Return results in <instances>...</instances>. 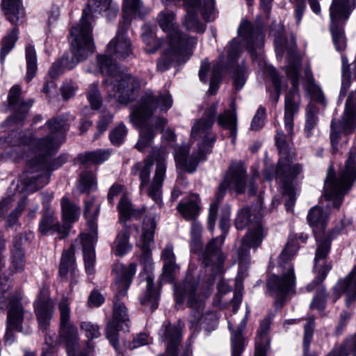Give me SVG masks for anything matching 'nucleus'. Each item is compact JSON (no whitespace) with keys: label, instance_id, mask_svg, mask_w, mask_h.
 Returning a JSON list of instances; mask_svg holds the SVG:
<instances>
[{"label":"nucleus","instance_id":"obj_1","mask_svg":"<svg viewBox=\"0 0 356 356\" xmlns=\"http://www.w3.org/2000/svg\"><path fill=\"white\" fill-rule=\"evenodd\" d=\"M44 128L47 129L44 137L20 136L13 143V146H17L16 152L21 151L20 146L23 145L35 154V157L26 165L24 177L17 184L15 195L34 193L44 187L49 181L51 172L67 161L65 156L51 159L65 140V134L69 129L66 120L61 118L49 120Z\"/></svg>","mask_w":356,"mask_h":356},{"label":"nucleus","instance_id":"obj_2","mask_svg":"<svg viewBox=\"0 0 356 356\" xmlns=\"http://www.w3.org/2000/svg\"><path fill=\"white\" fill-rule=\"evenodd\" d=\"M300 64L288 63L284 67L286 76L291 80L292 84L291 89L285 97L284 122L286 134L280 130L277 131L275 136L276 145L280 154L276 168L275 179L282 184L283 195L287 198L285 202L287 211H292L295 204V190L292 184L293 180L302 170L301 165L292 164L295 154L289 144L293 135L294 115L298 113L300 103L298 92Z\"/></svg>","mask_w":356,"mask_h":356},{"label":"nucleus","instance_id":"obj_3","mask_svg":"<svg viewBox=\"0 0 356 356\" xmlns=\"http://www.w3.org/2000/svg\"><path fill=\"white\" fill-rule=\"evenodd\" d=\"M172 105V99L170 93L165 92L158 95L146 93L140 99V102L131 113L132 123L138 127L139 139L136 148L143 152L149 147L157 132L162 131L166 124L163 118L154 116L157 109L167 111Z\"/></svg>","mask_w":356,"mask_h":356},{"label":"nucleus","instance_id":"obj_4","mask_svg":"<svg viewBox=\"0 0 356 356\" xmlns=\"http://www.w3.org/2000/svg\"><path fill=\"white\" fill-rule=\"evenodd\" d=\"M218 102L212 103L205 111L204 117L197 120L191 129V137L198 140V151L188 156L189 147L186 145L178 147L175 152L177 166L189 172H193L198 163L204 159L216 140V136L211 131Z\"/></svg>","mask_w":356,"mask_h":356},{"label":"nucleus","instance_id":"obj_5","mask_svg":"<svg viewBox=\"0 0 356 356\" xmlns=\"http://www.w3.org/2000/svg\"><path fill=\"white\" fill-rule=\"evenodd\" d=\"M157 18L162 30L169 33L167 47L157 61V70L163 72L175 64L185 62L191 55L197 40L188 37L179 30L174 23L173 13H161Z\"/></svg>","mask_w":356,"mask_h":356},{"label":"nucleus","instance_id":"obj_6","mask_svg":"<svg viewBox=\"0 0 356 356\" xmlns=\"http://www.w3.org/2000/svg\"><path fill=\"white\" fill-rule=\"evenodd\" d=\"M113 270L116 273V279L112 287L115 295L113 306V318L107 325L106 337L115 350L119 352L117 347L118 331L127 330L129 321L127 309L122 302H120V299L127 295V291L136 271V265L132 263L127 267H124L122 264H116Z\"/></svg>","mask_w":356,"mask_h":356},{"label":"nucleus","instance_id":"obj_7","mask_svg":"<svg viewBox=\"0 0 356 356\" xmlns=\"http://www.w3.org/2000/svg\"><path fill=\"white\" fill-rule=\"evenodd\" d=\"M165 158V152L159 149L131 168L132 174L139 177L140 191L145 190L147 196L157 204L162 202V186L166 172Z\"/></svg>","mask_w":356,"mask_h":356},{"label":"nucleus","instance_id":"obj_8","mask_svg":"<svg viewBox=\"0 0 356 356\" xmlns=\"http://www.w3.org/2000/svg\"><path fill=\"white\" fill-rule=\"evenodd\" d=\"M97 72L105 73L106 78L104 83L111 87L107 89L110 95L121 104H127L134 100L140 88L139 80L124 72H122L114 63L113 60L108 55L97 56ZM90 72L96 73V70H89Z\"/></svg>","mask_w":356,"mask_h":356},{"label":"nucleus","instance_id":"obj_9","mask_svg":"<svg viewBox=\"0 0 356 356\" xmlns=\"http://www.w3.org/2000/svg\"><path fill=\"white\" fill-rule=\"evenodd\" d=\"M356 179V148L353 147L343 167L335 174L331 165L324 183V196L334 207L339 209L345 195L350 190Z\"/></svg>","mask_w":356,"mask_h":356},{"label":"nucleus","instance_id":"obj_10","mask_svg":"<svg viewBox=\"0 0 356 356\" xmlns=\"http://www.w3.org/2000/svg\"><path fill=\"white\" fill-rule=\"evenodd\" d=\"M197 282L191 277H186L184 282L175 287V298L177 304H182L187 296L188 305L192 309L190 323L195 330L198 325H204L206 329H214L218 322V314L209 312L202 314L204 302L207 295L197 293Z\"/></svg>","mask_w":356,"mask_h":356},{"label":"nucleus","instance_id":"obj_11","mask_svg":"<svg viewBox=\"0 0 356 356\" xmlns=\"http://www.w3.org/2000/svg\"><path fill=\"white\" fill-rule=\"evenodd\" d=\"M264 35L261 26H254L250 22L243 20L238 29V36L234 38L227 47L228 60L234 63L245 47L254 60L258 56L262 58V47Z\"/></svg>","mask_w":356,"mask_h":356},{"label":"nucleus","instance_id":"obj_12","mask_svg":"<svg viewBox=\"0 0 356 356\" xmlns=\"http://www.w3.org/2000/svg\"><path fill=\"white\" fill-rule=\"evenodd\" d=\"M261 220V214L252 213L249 208L242 209L236 218L235 226L237 229H243L249 225V232L243 238L238 252L241 270L243 265L249 261V249L259 246L265 236Z\"/></svg>","mask_w":356,"mask_h":356},{"label":"nucleus","instance_id":"obj_13","mask_svg":"<svg viewBox=\"0 0 356 356\" xmlns=\"http://www.w3.org/2000/svg\"><path fill=\"white\" fill-rule=\"evenodd\" d=\"M326 216L321 208L318 207H312L307 216V220L314 227V232L317 242V248L314 258V269L318 272L315 282H321L326 277L327 273L331 270L330 264H320L321 260H323L330 252V238L325 236L321 231L325 228Z\"/></svg>","mask_w":356,"mask_h":356},{"label":"nucleus","instance_id":"obj_14","mask_svg":"<svg viewBox=\"0 0 356 356\" xmlns=\"http://www.w3.org/2000/svg\"><path fill=\"white\" fill-rule=\"evenodd\" d=\"M100 210V203L97 202L95 197H90L85 200L83 214L88 220L91 234H81L80 240L82 244L86 271L92 275L95 270V253L94 243L96 239L97 226L95 220Z\"/></svg>","mask_w":356,"mask_h":356},{"label":"nucleus","instance_id":"obj_15","mask_svg":"<svg viewBox=\"0 0 356 356\" xmlns=\"http://www.w3.org/2000/svg\"><path fill=\"white\" fill-rule=\"evenodd\" d=\"M11 281L7 278L0 279V304L8 301V310L6 319V332L5 339L6 343L14 341V332H22L24 310L19 299L11 295L9 291Z\"/></svg>","mask_w":356,"mask_h":356},{"label":"nucleus","instance_id":"obj_16","mask_svg":"<svg viewBox=\"0 0 356 356\" xmlns=\"http://www.w3.org/2000/svg\"><path fill=\"white\" fill-rule=\"evenodd\" d=\"M83 29L72 27L70 31V42L71 52L65 54L60 58L63 67L74 68L79 62L85 60L93 53L95 45L92 35L83 32Z\"/></svg>","mask_w":356,"mask_h":356},{"label":"nucleus","instance_id":"obj_17","mask_svg":"<svg viewBox=\"0 0 356 356\" xmlns=\"http://www.w3.org/2000/svg\"><path fill=\"white\" fill-rule=\"evenodd\" d=\"M58 308L60 316L59 335L65 343L68 356H86L83 353L75 355L79 337L77 327L70 321L71 309L68 299H61L58 304Z\"/></svg>","mask_w":356,"mask_h":356},{"label":"nucleus","instance_id":"obj_18","mask_svg":"<svg viewBox=\"0 0 356 356\" xmlns=\"http://www.w3.org/2000/svg\"><path fill=\"white\" fill-rule=\"evenodd\" d=\"M296 277L291 265L286 267V272L281 276L272 275L267 282V286L270 296L275 298L276 303L284 300L287 295L294 293Z\"/></svg>","mask_w":356,"mask_h":356},{"label":"nucleus","instance_id":"obj_19","mask_svg":"<svg viewBox=\"0 0 356 356\" xmlns=\"http://www.w3.org/2000/svg\"><path fill=\"white\" fill-rule=\"evenodd\" d=\"M229 222H223L225 229L220 238H216L211 240L202 252V264L211 268V273L218 274L222 272L225 256L221 252V246L224 242L225 233L227 230Z\"/></svg>","mask_w":356,"mask_h":356},{"label":"nucleus","instance_id":"obj_20","mask_svg":"<svg viewBox=\"0 0 356 356\" xmlns=\"http://www.w3.org/2000/svg\"><path fill=\"white\" fill-rule=\"evenodd\" d=\"M129 22L124 20L119 26L115 38L107 46L106 54L115 59L124 60L132 53V44L127 35Z\"/></svg>","mask_w":356,"mask_h":356},{"label":"nucleus","instance_id":"obj_21","mask_svg":"<svg viewBox=\"0 0 356 356\" xmlns=\"http://www.w3.org/2000/svg\"><path fill=\"white\" fill-rule=\"evenodd\" d=\"M246 170L243 165L239 163L234 164L220 184L216 193V200L220 201L223 198L227 188L234 189L238 193L244 191L245 184Z\"/></svg>","mask_w":356,"mask_h":356},{"label":"nucleus","instance_id":"obj_22","mask_svg":"<svg viewBox=\"0 0 356 356\" xmlns=\"http://www.w3.org/2000/svg\"><path fill=\"white\" fill-rule=\"evenodd\" d=\"M20 95L21 88L19 86L15 85L10 88L8 99L9 106L13 111V115L8 119V122H22L33 105V99L25 101L20 99Z\"/></svg>","mask_w":356,"mask_h":356},{"label":"nucleus","instance_id":"obj_23","mask_svg":"<svg viewBox=\"0 0 356 356\" xmlns=\"http://www.w3.org/2000/svg\"><path fill=\"white\" fill-rule=\"evenodd\" d=\"M111 0H88L86 8L83 10V15L79 24L73 26L83 29V32H88L92 35V23L95 14H100L109 9Z\"/></svg>","mask_w":356,"mask_h":356},{"label":"nucleus","instance_id":"obj_24","mask_svg":"<svg viewBox=\"0 0 356 356\" xmlns=\"http://www.w3.org/2000/svg\"><path fill=\"white\" fill-rule=\"evenodd\" d=\"M156 227V216H145L143 220V234L138 245L143 252L144 259L147 261H149L151 257L150 246L154 242Z\"/></svg>","mask_w":356,"mask_h":356},{"label":"nucleus","instance_id":"obj_25","mask_svg":"<svg viewBox=\"0 0 356 356\" xmlns=\"http://www.w3.org/2000/svg\"><path fill=\"white\" fill-rule=\"evenodd\" d=\"M39 328L46 331L52 317L54 305L53 301L45 295H40L34 303Z\"/></svg>","mask_w":356,"mask_h":356},{"label":"nucleus","instance_id":"obj_26","mask_svg":"<svg viewBox=\"0 0 356 356\" xmlns=\"http://www.w3.org/2000/svg\"><path fill=\"white\" fill-rule=\"evenodd\" d=\"M161 258L163 264L162 279L165 282H172L175 278V274L179 270L172 244L166 245L161 252Z\"/></svg>","mask_w":356,"mask_h":356},{"label":"nucleus","instance_id":"obj_27","mask_svg":"<svg viewBox=\"0 0 356 356\" xmlns=\"http://www.w3.org/2000/svg\"><path fill=\"white\" fill-rule=\"evenodd\" d=\"M334 290L337 292L338 297L342 293L346 294L347 305L353 303L356 298V266L344 279L337 283Z\"/></svg>","mask_w":356,"mask_h":356},{"label":"nucleus","instance_id":"obj_28","mask_svg":"<svg viewBox=\"0 0 356 356\" xmlns=\"http://www.w3.org/2000/svg\"><path fill=\"white\" fill-rule=\"evenodd\" d=\"M354 8H350L349 9L347 8V9H346L343 13L338 15L336 13L333 16H332L331 7L330 8V16L331 19L330 30L334 44L337 50L338 51H341L345 49L346 39L343 31L337 26L336 21L338 19H346Z\"/></svg>","mask_w":356,"mask_h":356},{"label":"nucleus","instance_id":"obj_29","mask_svg":"<svg viewBox=\"0 0 356 356\" xmlns=\"http://www.w3.org/2000/svg\"><path fill=\"white\" fill-rule=\"evenodd\" d=\"M134 230L138 232V227L129 226L126 222L123 223L122 229L118 234L113 248V252L116 255L122 257L131 250V245L129 243V239Z\"/></svg>","mask_w":356,"mask_h":356},{"label":"nucleus","instance_id":"obj_30","mask_svg":"<svg viewBox=\"0 0 356 356\" xmlns=\"http://www.w3.org/2000/svg\"><path fill=\"white\" fill-rule=\"evenodd\" d=\"M231 106L232 109L226 110L218 116L217 122L220 126L229 131L232 143L235 144L237 137V117L234 102H232Z\"/></svg>","mask_w":356,"mask_h":356},{"label":"nucleus","instance_id":"obj_31","mask_svg":"<svg viewBox=\"0 0 356 356\" xmlns=\"http://www.w3.org/2000/svg\"><path fill=\"white\" fill-rule=\"evenodd\" d=\"M320 110L316 104L311 101L305 108L304 135L310 138L314 134L319 122Z\"/></svg>","mask_w":356,"mask_h":356},{"label":"nucleus","instance_id":"obj_32","mask_svg":"<svg viewBox=\"0 0 356 356\" xmlns=\"http://www.w3.org/2000/svg\"><path fill=\"white\" fill-rule=\"evenodd\" d=\"M68 273L71 276L72 286L76 282V269L75 266L74 250L72 246L69 250L63 252L59 268V275L62 278H66Z\"/></svg>","mask_w":356,"mask_h":356},{"label":"nucleus","instance_id":"obj_33","mask_svg":"<svg viewBox=\"0 0 356 356\" xmlns=\"http://www.w3.org/2000/svg\"><path fill=\"white\" fill-rule=\"evenodd\" d=\"M180 214L187 220H194L200 213V197L197 194L190 195L187 200L177 205Z\"/></svg>","mask_w":356,"mask_h":356},{"label":"nucleus","instance_id":"obj_34","mask_svg":"<svg viewBox=\"0 0 356 356\" xmlns=\"http://www.w3.org/2000/svg\"><path fill=\"white\" fill-rule=\"evenodd\" d=\"M247 325V315L241 321L236 331L232 329V325L228 323V328L232 332L231 347L232 356H241L245 348V339L243 337V331L245 329Z\"/></svg>","mask_w":356,"mask_h":356},{"label":"nucleus","instance_id":"obj_35","mask_svg":"<svg viewBox=\"0 0 356 356\" xmlns=\"http://www.w3.org/2000/svg\"><path fill=\"white\" fill-rule=\"evenodd\" d=\"M304 89L310 95L312 100L321 103H325V97L320 86L316 83L313 73L309 66L305 68Z\"/></svg>","mask_w":356,"mask_h":356},{"label":"nucleus","instance_id":"obj_36","mask_svg":"<svg viewBox=\"0 0 356 356\" xmlns=\"http://www.w3.org/2000/svg\"><path fill=\"white\" fill-rule=\"evenodd\" d=\"M1 7L7 19L13 24H16L24 16L22 0H2Z\"/></svg>","mask_w":356,"mask_h":356},{"label":"nucleus","instance_id":"obj_37","mask_svg":"<svg viewBox=\"0 0 356 356\" xmlns=\"http://www.w3.org/2000/svg\"><path fill=\"white\" fill-rule=\"evenodd\" d=\"M270 321L268 318L264 319L258 330V337L256 341L255 356H266V350L269 345L267 334L270 329Z\"/></svg>","mask_w":356,"mask_h":356},{"label":"nucleus","instance_id":"obj_38","mask_svg":"<svg viewBox=\"0 0 356 356\" xmlns=\"http://www.w3.org/2000/svg\"><path fill=\"white\" fill-rule=\"evenodd\" d=\"M159 293L154 286V280L151 276L146 278V291L140 298L141 305L149 307L153 311L158 306Z\"/></svg>","mask_w":356,"mask_h":356},{"label":"nucleus","instance_id":"obj_39","mask_svg":"<svg viewBox=\"0 0 356 356\" xmlns=\"http://www.w3.org/2000/svg\"><path fill=\"white\" fill-rule=\"evenodd\" d=\"M118 209L120 214V221H126L130 218H140L145 211L144 207L140 209H134L130 200L125 195L121 197Z\"/></svg>","mask_w":356,"mask_h":356},{"label":"nucleus","instance_id":"obj_40","mask_svg":"<svg viewBox=\"0 0 356 356\" xmlns=\"http://www.w3.org/2000/svg\"><path fill=\"white\" fill-rule=\"evenodd\" d=\"M61 209L65 225H68L77 220L79 207L72 203L66 197H63L61 200Z\"/></svg>","mask_w":356,"mask_h":356},{"label":"nucleus","instance_id":"obj_41","mask_svg":"<svg viewBox=\"0 0 356 356\" xmlns=\"http://www.w3.org/2000/svg\"><path fill=\"white\" fill-rule=\"evenodd\" d=\"M202 227L201 225L197 222L193 221L191 225V250L200 254V260L202 261V252L205 250H202V245L201 243V236H202Z\"/></svg>","mask_w":356,"mask_h":356},{"label":"nucleus","instance_id":"obj_42","mask_svg":"<svg viewBox=\"0 0 356 356\" xmlns=\"http://www.w3.org/2000/svg\"><path fill=\"white\" fill-rule=\"evenodd\" d=\"M110 156L108 150L97 149L95 151L88 152L80 155L81 162L82 163L101 164L106 161Z\"/></svg>","mask_w":356,"mask_h":356},{"label":"nucleus","instance_id":"obj_43","mask_svg":"<svg viewBox=\"0 0 356 356\" xmlns=\"http://www.w3.org/2000/svg\"><path fill=\"white\" fill-rule=\"evenodd\" d=\"M26 61V80L31 81L35 76L37 67V55L35 49L31 45H28L25 49Z\"/></svg>","mask_w":356,"mask_h":356},{"label":"nucleus","instance_id":"obj_44","mask_svg":"<svg viewBox=\"0 0 356 356\" xmlns=\"http://www.w3.org/2000/svg\"><path fill=\"white\" fill-rule=\"evenodd\" d=\"M265 72L270 78L275 91L271 93L270 99L276 104L280 98L281 91V77L277 70L271 65H265Z\"/></svg>","mask_w":356,"mask_h":356},{"label":"nucleus","instance_id":"obj_45","mask_svg":"<svg viewBox=\"0 0 356 356\" xmlns=\"http://www.w3.org/2000/svg\"><path fill=\"white\" fill-rule=\"evenodd\" d=\"M59 228V225L54 221V213L51 211H44L39 225L40 232L47 234L50 231H58Z\"/></svg>","mask_w":356,"mask_h":356},{"label":"nucleus","instance_id":"obj_46","mask_svg":"<svg viewBox=\"0 0 356 356\" xmlns=\"http://www.w3.org/2000/svg\"><path fill=\"white\" fill-rule=\"evenodd\" d=\"M19 30L15 27L12 31L6 35L2 41V47L0 51V60L3 63L6 55L13 49L18 39Z\"/></svg>","mask_w":356,"mask_h":356},{"label":"nucleus","instance_id":"obj_47","mask_svg":"<svg viewBox=\"0 0 356 356\" xmlns=\"http://www.w3.org/2000/svg\"><path fill=\"white\" fill-rule=\"evenodd\" d=\"M97 188V181L95 175L90 171H84L80 175V179L77 185L78 190L81 193L89 192Z\"/></svg>","mask_w":356,"mask_h":356},{"label":"nucleus","instance_id":"obj_48","mask_svg":"<svg viewBox=\"0 0 356 356\" xmlns=\"http://www.w3.org/2000/svg\"><path fill=\"white\" fill-rule=\"evenodd\" d=\"M11 254L12 267L14 268L15 272L22 270L24 268L25 264L24 259V254L22 245L17 239H15V244L11 249Z\"/></svg>","mask_w":356,"mask_h":356},{"label":"nucleus","instance_id":"obj_49","mask_svg":"<svg viewBox=\"0 0 356 356\" xmlns=\"http://www.w3.org/2000/svg\"><path fill=\"white\" fill-rule=\"evenodd\" d=\"M299 249L298 239L295 237L289 238L285 248L280 256V264H287L297 253Z\"/></svg>","mask_w":356,"mask_h":356},{"label":"nucleus","instance_id":"obj_50","mask_svg":"<svg viewBox=\"0 0 356 356\" xmlns=\"http://www.w3.org/2000/svg\"><path fill=\"white\" fill-rule=\"evenodd\" d=\"M314 325V318H309L304 326L303 356H317L315 353L310 354L309 353V345L312 341Z\"/></svg>","mask_w":356,"mask_h":356},{"label":"nucleus","instance_id":"obj_51","mask_svg":"<svg viewBox=\"0 0 356 356\" xmlns=\"http://www.w3.org/2000/svg\"><path fill=\"white\" fill-rule=\"evenodd\" d=\"M341 88L340 90V97H343L346 91L350 86L351 73L348 58L346 56H341Z\"/></svg>","mask_w":356,"mask_h":356},{"label":"nucleus","instance_id":"obj_52","mask_svg":"<svg viewBox=\"0 0 356 356\" xmlns=\"http://www.w3.org/2000/svg\"><path fill=\"white\" fill-rule=\"evenodd\" d=\"M123 10L127 15L129 13H135L140 17H143L147 13L140 0H124Z\"/></svg>","mask_w":356,"mask_h":356},{"label":"nucleus","instance_id":"obj_53","mask_svg":"<svg viewBox=\"0 0 356 356\" xmlns=\"http://www.w3.org/2000/svg\"><path fill=\"white\" fill-rule=\"evenodd\" d=\"M142 39L149 47L146 50L149 54L155 52L161 45L160 41L156 38L154 33L147 26L143 28Z\"/></svg>","mask_w":356,"mask_h":356},{"label":"nucleus","instance_id":"obj_54","mask_svg":"<svg viewBox=\"0 0 356 356\" xmlns=\"http://www.w3.org/2000/svg\"><path fill=\"white\" fill-rule=\"evenodd\" d=\"M222 65L220 62H216L212 67V73L210 79L209 93L210 95H214L219 86L221 78Z\"/></svg>","mask_w":356,"mask_h":356},{"label":"nucleus","instance_id":"obj_55","mask_svg":"<svg viewBox=\"0 0 356 356\" xmlns=\"http://www.w3.org/2000/svg\"><path fill=\"white\" fill-rule=\"evenodd\" d=\"M87 99L93 110H97L102 106V101L96 83H92L90 86L87 92Z\"/></svg>","mask_w":356,"mask_h":356},{"label":"nucleus","instance_id":"obj_56","mask_svg":"<svg viewBox=\"0 0 356 356\" xmlns=\"http://www.w3.org/2000/svg\"><path fill=\"white\" fill-rule=\"evenodd\" d=\"M246 67L242 64L234 70L233 84L236 90H241L245 83Z\"/></svg>","mask_w":356,"mask_h":356},{"label":"nucleus","instance_id":"obj_57","mask_svg":"<svg viewBox=\"0 0 356 356\" xmlns=\"http://www.w3.org/2000/svg\"><path fill=\"white\" fill-rule=\"evenodd\" d=\"M80 328L88 339H97L101 336L99 326L91 322H81L80 323Z\"/></svg>","mask_w":356,"mask_h":356},{"label":"nucleus","instance_id":"obj_58","mask_svg":"<svg viewBox=\"0 0 356 356\" xmlns=\"http://www.w3.org/2000/svg\"><path fill=\"white\" fill-rule=\"evenodd\" d=\"M356 0H332L331 4V15L333 16L336 13L341 14L346 9L355 8Z\"/></svg>","mask_w":356,"mask_h":356},{"label":"nucleus","instance_id":"obj_59","mask_svg":"<svg viewBox=\"0 0 356 356\" xmlns=\"http://www.w3.org/2000/svg\"><path fill=\"white\" fill-rule=\"evenodd\" d=\"M127 134L126 127L124 124H119L111 131L109 138L112 144L120 145L124 141Z\"/></svg>","mask_w":356,"mask_h":356},{"label":"nucleus","instance_id":"obj_60","mask_svg":"<svg viewBox=\"0 0 356 356\" xmlns=\"http://www.w3.org/2000/svg\"><path fill=\"white\" fill-rule=\"evenodd\" d=\"M113 120V115L110 112L104 111L100 117V119L97 123V132L95 134V138H97L99 136L104 132L108 126L111 123Z\"/></svg>","mask_w":356,"mask_h":356},{"label":"nucleus","instance_id":"obj_61","mask_svg":"<svg viewBox=\"0 0 356 356\" xmlns=\"http://www.w3.org/2000/svg\"><path fill=\"white\" fill-rule=\"evenodd\" d=\"M25 207L26 200L24 199L19 202L17 207L13 211H12V212L8 216L6 223V227H11L17 223L18 218L24 211Z\"/></svg>","mask_w":356,"mask_h":356},{"label":"nucleus","instance_id":"obj_62","mask_svg":"<svg viewBox=\"0 0 356 356\" xmlns=\"http://www.w3.org/2000/svg\"><path fill=\"white\" fill-rule=\"evenodd\" d=\"M283 31L284 28L281 24H274L270 29V34L275 37V42L276 44V49L277 51H282L283 49Z\"/></svg>","mask_w":356,"mask_h":356},{"label":"nucleus","instance_id":"obj_63","mask_svg":"<svg viewBox=\"0 0 356 356\" xmlns=\"http://www.w3.org/2000/svg\"><path fill=\"white\" fill-rule=\"evenodd\" d=\"M266 110L263 107H260L257 111L251 122V129L257 131L263 127L264 124Z\"/></svg>","mask_w":356,"mask_h":356},{"label":"nucleus","instance_id":"obj_64","mask_svg":"<svg viewBox=\"0 0 356 356\" xmlns=\"http://www.w3.org/2000/svg\"><path fill=\"white\" fill-rule=\"evenodd\" d=\"M325 291L323 289H321L314 297L313 301L310 304V307L316 308L322 312L325 309Z\"/></svg>","mask_w":356,"mask_h":356}]
</instances>
